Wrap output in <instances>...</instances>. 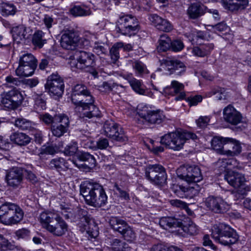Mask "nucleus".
Instances as JSON below:
<instances>
[{
    "label": "nucleus",
    "instance_id": "cd10ccee",
    "mask_svg": "<svg viewBox=\"0 0 251 251\" xmlns=\"http://www.w3.org/2000/svg\"><path fill=\"white\" fill-rule=\"evenodd\" d=\"M52 228L50 233L56 236H61L67 231L68 225L60 215L55 225Z\"/></svg>",
    "mask_w": 251,
    "mask_h": 251
},
{
    "label": "nucleus",
    "instance_id": "680f3d73",
    "mask_svg": "<svg viewBox=\"0 0 251 251\" xmlns=\"http://www.w3.org/2000/svg\"><path fill=\"white\" fill-rule=\"evenodd\" d=\"M236 188H238V189L233 194L235 197H237V195H241V197H244V196L247 195V193L251 190L250 187L245 185V183L240 187H236Z\"/></svg>",
    "mask_w": 251,
    "mask_h": 251
},
{
    "label": "nucleus",
    "instance_id": "c85d7f7f",
    "mask_svg": "<svg viewBox=\"0 0 251 251\" xmlns=\"http://www.w3.org/2000/svg\"><path fill=\"white\" fill-rule=\"evenodd\" d=\"M206 8L203 5L198 3L191 4L187 10V13L190 18L197 19L203 15L205 11Z\"/></svg>",
    "mask_w": 251,
    "mask_h": 251
},
{
    "label": "nucleus",
    "instance_id": "bf43d9fd",
    "mask_svg": "<svg viewBox=\"0 0 251 251\" xmlns=\"http://www.w3.org/2000/svg\"><path fill=\"white\" fill-rule=\"evenodd\" d=\"M184 47V44L180 39H176L172 41L171 49L174 51H179L181 50Z\"/></svg>",
    "mask_w": 251,
    "mask_h": 251
},
{
    "label": "nucleus",
    "instance_id": "4be33fe9",
    "mask_svg": "<svg viewBox=\"0 0 251 251\" xmlns=\"http://www.w3.org/2000/svg\"><path fill=\"white\" fill-rule=\"evenodd\" d=\"M225 179L234 188L239 187L245 182V177L241 174L229 171L225 175Z\"/></svg>",
    "mask_w": 251,
    "mask_h": 251
},
{
    "label": "nucleus",
    "instance_id": "052dcab7",
    "mask_svg": "<svg viewBox=\"0 0 251 251\" xmlns=\"http://www.w3.org/2000/svg\"><path fill=\"white\" fill-rule=\"evenodd\" d=\"M114 187L116 189V190L118 192L119 196L120 198L126 201H128L130 200L129 194L125 190H124L120 186H119L117 183H115L114 184Z\"/></svg>",
    "mask_w": 251,
    "mask_h": 251
},
{
    "label": "nucleus",
    "instance_id": "37998d69",
    "mask_svg": "<svg viewBox=\"0 0 251 251\" xmlns=\"http://www.w3.org/2000/svg\"><path fill=\"white\" fill-rule=\"evenodd\" d=\"M14 125L22 130H28L32 126V123L30 121L23 118H17L15 121Z\"/></svg>",
    "mask_w": 251,
    "mask_h": 251
},
{
    "label": "nucleus",
    "instance_id": "603ef678",
    "mask_svg": "<svg viewBox=\"0 0 251 251\" xmlns=\"http://www.w3.org/2000/svg\"><path fill=\"white\" fill-rule=\"evenodd\" d=\"M55 123L57 125H62L63 126H65L66 128L69 129L70 125V121L68 117L63 114H59L56 115V118H55Z\"/></svg>",
    "mask_w": 251,
    "mask_h": 251
},
{
    "label": "nucleus",
    "instance_id": "ea45409f",
    "mask_svg": "<svg viewBox=\"0 0 251 251\" xmlns=\"http://www.w3.org/2000/svg\"><path fill=\"white\" fill-rule=\"evenodd\" d=\"M19 64L37 65V61L31 53H25L20 57Z\"/></svg>",
    "mask_w": 251,
    "mask_h": 251
},
{
    "label": "nucleus",
    "instance_id": "6ab92c4d",
    "mask_svg": "<svg viewBox=\"0 0 251 251\" xmlns=\"http://www.w3.org/2000/svg\"><path fill=\"white\" fill-rule=\"evenodd\" d=\"M78 37L72 30H66L62 34L60 40L61 47L66 50H73L78 42Z\"/></svg>",
    "mask_w": 251,
    "mask_h": 251
},
{
    "label": "nucleus",
    "instance_id": "09e8293b",
    "mask_svg": "<svg viewBox=\"0 0 251 251\" xmlns=\"http://www.w3.org/2000/svg\"><path fill=\"white\" fill-rule=\"evenodd\" d=\"M181 226L182 230L190 235H196L199 232L198 226L192 221L189 222L187 225Z\"/></svg>",
    "mask_w": 251,
    "mask_h": 251
},
{
    "label": "nucleus",
    "instance_id": "5fc2aeb1",
    "mask_svg": "<svg viewBox=\"0 0 251 251\" xmlns=\"http://www.w3.org/2000/svg\"><path fill=\"white\" fill-rule=\"evenodd\" d=\"M56 115L54 114L53 116L46 113L39 115V119L41 121L47 125L51 124V126L53 125L55 122V118H56Z\"/></svg>",
    "mask_w": 251,
    "mask_h": 251
},
{
    "label": "nucleus",
    "instance_id": "aec40b11",
    "mask_svg": "<svg viewBox=\"0 0 251 251\" xmlns=\"http://www.w3.org/2000/svg\"><path fill=\"white\" fill-rule=\"evenodd\" d=\"M162 65H164L171 71V74L177 75H181L186 71V66L184 63L177 60H163Z\"/></svg>",
    "mask_w": 251,
    "mask_h": 251
},
{
    "label": "nucleus",
    "instance_id": "8fccbe9b",
    "mask_svg": "<svg viewBox=\"0 0 251 251\" xmlns=\"http://www.w3.org/2000/svg\"><path fill=\"white\" fill-rule=\"evenodd\" d=\"M70 13L74 16H84L91 14L89 9H84L80 6H75L70 9Z\"/></svg>",
    "mask_w": 251,
    "mask_h": 251
},
{
    "label": "nucleus",
    "instance_id": "72a5a7b5",
    "mask_svg": "<svg viewBox=\"0 0 251 251\" xmlns=\"http://www.w3.org/2000/svg\"><path fill=\"white\" fill-rule=\"evenodd\" d=\"M109 224L110 227L114 230L120 233L124 231V229H125V228L127 225V223L125 221L117 217H111L109 220Z\"/></svg>",
    "mask_w": 251,
    "mask_h": 251
},
{
    "label": "nucleus",
    "instance_id": "58836bf2",
    "mask_svg": "<svg viewBox=\"0 0 251 251\" xmlns=\"http://www.w3.org/2000/svg\"><path fill=\"white\" fill-rule=\"evenodd\" d=\"M44 33L41 30L36 31L33 35L32 42L33 44L41 48L46 43V40L44 39Z\"/></svg>",
    "mask_w": 251,
    "mask_h": 251
},
{
    "label": "nucleus",
    "instance_id": "4c0bfd02",
    "mask_svg": "<svg viewBox=\"0 0 251 251\" xmlns=\"http://www.w3.org/2000/svg\"><path fill=\"white\" fill-rule=\"evenodd\" d=\"M171 84L175 95L179 94V95L175 98V100H179L184 99L185 98L186 95L184 92H183L184 88L183 84L176 80H173Z\"/></svg>",
    "mask_w": 251,
    "mask_h": 251
},
{
    "label": "nucleus",
    "instance_id": "1a4fd4ad",
    "mask_svg": "<svg viewBox=\"0 0 251 251\" xmlns=\"http://www.w3.org/2000/svg\"><path fill=\"white\" fill-rule=\"evenodd\" d=\"M23 100L22 94L15 89L4 92L0 95V102L9 109L17 108L22 104Z\"/></svg>",
    "mask_w": 251,
    "mask_h": 251
},
{
    "label": "nucleus",
    "instance_id": "dca6fc26",
    "mask_svg": "<svg viewBox=\"0 0 251 251\" xmlns=\"http://www.w3.org/2000/svg\"><path fill=\"white\" fill-rule=\"evenodd\" d=\"M60 215L56 212L48 211L40 214L39 222L43 228L50 232L52 226H54L57 222Z\"/></svg>",
    "mask_w": 251,
    "mask_h": 251
},
{
    "label": "nucleus",
    "instance_id": "6e6d98bb",
    "mask_svg": "<svg viewBox=\"0 0 251 251\" xmlns=\"http://www.w3.org/2000/svg\"><path fill=\"white\" fill-rule=\"evenodd\" d=\"M185 36L189 38V41L192 44H197L196 40H198L199 39H204L205 37V34L203 31H199L197 32L196 35L193 34H189L188 35L187 33H186L185 34Z\"/></svg>",
    "mask_w": 251,
    "mask_h": 251
},
{
    "label": "nucleus",
    "instance_id": "423d86ee",
    "mask_svg": "<svg viewBox=\"0 0 251 251\" xmlns=\"http://www.w3.org/2000/svg\"><path fill=\"white\" fill-rule=\"evenodd\" d=\"M137 19L131 15L120 16L117 22L116 30L129 36L134 35L138 30Z\"/></svg>",
    "mask_w": 251,
    "mask_h": 251
},
{
    "label": "nucleus",
    "instance_id": "5701e85b",
    "mask_svg": "<svg viewBox=\"0 0 251 251\" xmlns=\"http://www.w3.org/2000/svg\"><path fill=\"white\" fill-rule=\"evenodd\" d=\"M194 186L185 187L182 185L178 186L179 189L176 190L177 195L180 197L193 198L198 195L200 191V187L197 184H193Z\"/></svg>",
    "mask_w": 251,
    "mask_h": 251
},
{
    "label": "nucleus",
    "instance_id": "f03ea898",
    "mask_svg": "<svg viewBox=\"0 0 251 251\" xmlns=\"http://www.w3.org/2000/svg\"><path fill=\"white\" fill-rule=\"evenodd\" d=\"M80 192L86 203L90 206L100 208L107 202V196L103 187L97 182L85 181L80 186Z\"/></svg>",
    "mask_w": 251,
    "mask_h": 251
},
{
    "label": "nucleus",
    "instance_id": "c9c22d12",
    "mask_svg": "<svg viewBox=\"0 0 251 251\" xmlns=\"http://www.w3.org/2000/svg\"><path fill=\"white\" fill-rule=\"evenodd\" d=\"M228 140L227 144H230L231 150H226L225 154L229 156H234L239 155L242 151V147L240 142L234 139L231 138Z\"/></svg>",
    "mask_w": 251,
    "mask_h": 251
},
{
    "label": "nucleus",
    "instance_id": "49530a36",
    "mask_svg": "<svg viewBox=\"0 0 251 251\" xmlns=\"http://www.w3.org/2000/svg\"><path fill=\"white\" fill-rule=\"evenodd\" d=\"M35 101L34 108L37 111L43 110L46 109V102L44 99L43 95H35L34 96Z\"/></svg>",
    "mask_w": 251,
    "mask_h": 251
},
{
    "label": "nucleus",
    "instance_id": "0eeeda50",
    "mask_svg": "<svg viewBox=\"0 0 251 251\" xmlns=\"http://www.w3.org/2000/svg\"><path fill=\"white\" fill-rule=\"evenodd\" d=\"M146 178L155 185H162L166 182L167 174L165 168L161 165H149L145 168Z\"/></svg>",
    "mask_w": 251,
    "mask_h": 251
},
{
    "label": "nucleus",
    "instance_id": "f8f14e48",
    "mask_svg": "<svg viewBox=\"0 0 251 251\" xmlns=\"http://www.w3.org/2000/svg\"><path fill=\"white\" fill-rule=\"evenodd\" d=\"M104 134L113 141L124 142L127 140L123 129L113 121H107L103 125Z\"/></svg>",
    "mask_w": 251,
    "mask_h": 251
},
{
    "label": "nucleus",
    "instance_id": "20e7f679",
    "mask_svg": "<svg viewBox=\"0 0 251 251\" xmlns=\"http://www.w3.org/2000/svg\"><path fill=\"white\" fill-rule=\"evenodd\" d=\"M23 217V211L15 203L6 202L0 206V222L5 225L17 224Z\"/></svg>",
    "mask_w": 251,
    "mask_h": 251
},
{
    "label": "nucleus",
    "instance_id": "69168bd1",
    "mask_svg": "<svg viewBox=\"0 0 251 251\" xmlns=\"http://www.w3.org/2000/svg\"><path fill=\"white\" fill-rule=\"evenodd\" d=\"M118 86L119 85L115 83H110L107 82H104L100 87L101 91L107 93L112 91L113 89Z\"/></svg>",
    "mask_w": 251,
    "mask_h": 251
},
{
    "label": "nucleus",
    "instance_id": "393cba45",
    "mask_svg": "<svg viewBox=\"0 0 251 251\" xmlns=\"http://www.w3.org/2000/svg\"><path fill=\"white\" fill-rule=\"evenodd\" d=\"M228 140H231L230 138L214 137L211 142V147L217 153L225 154L226 150L224 149V146L225 144L228 143Z\"/></svg>",
    "mask_w": 251,
    "mask_h": 251
},
{
    "label": "nucleus",
    "instance_id": "338daca9",
    "mask_svg": "<svg viewBox=\"0 0 251 251\" xmlns=\"http://www.w3.org/2000/svg\"><path fill=\"white\" fill-rule=\"evenodd\" d=\"M227 158H222L217 161L216 165L220 171L223 172L227 170Z\"/></svg>",
    "mask_w": 251,
    "mask_h": 251
},
{
    "label": "nucleus",
    "instance_id": "f257e3e1",
    "mask_svg": "<svg viewBox=\"0 0 251 251\" xmlns=\"http://www.w3.org/2000/svg\"><path fill=\"white\" fill-rule=\"evenodd\" d=\"M72 101L73 103L82 107L83 110H88L84 115L89 118L100 116V111L94 104V99L86 86L83 84H76L73 89Z\"/></svg>",
    "mask_w": 251,
    "mask_h": 251
},
{
    "label": "nucleus",
    "instance_id": "de8ad7c7",
    "mask_svg": "<svg viewBox=\"0 0 251 251\" xmlns=\"http://www.w3.org/2000/svg\"><path fill=\"white\" fill-rule=\"evenodd\" d=\"M125 228L124 231L120 233L125 240L129 242L134 241L136 238V234L133 230L128 225Z\"/></svg>",
    "mask_w": 251,
    "mask_h": 251
},
{
    "label": "nucleus",
    "instance_id": "864d4df0",
    "mask_svg": "<svg viewBox=\"0 0 251 251\" xmlns=\"http://www.w3.org/2000/svg\"><path fill=\"white\" fill-rule=\"evenodd\" d=\"M77 143L75 142H72L65 148L63 152L65 155L73 156L77 152Z\"/></svg>",
    "mask_w": 251,
    "mask_h": 251
},
{
    "label": "nucleus",
    "instance_id": "473e14b6",
    "mask_svg": "<svg viewBox=\"0 0 251 251\" xmlns=\"http://www.w3.org/2000/svg\"><path fill=\"white\" fill-rule=\"evenodd\" d=\"M110 246L112 251H133V249L128 244L118 239L112 240Z\"/></svg>",
    "mask_w": 251,
    "mask_h": 251
},
{
    "label": "nucleus",
    "instance_id": "6e6552de",
    "mask_svg": "<svg viewBox=\"0 0 251 251\" xmlns=\"http://www.w3.org/2000/svg\"><path fill=\"white\" fill-rule=\"evenodd\" d=\"M137 113L141 118L151 124H159L165 118L163 112L160 110H151L143 104L138 105Z\"/></svg>",
    "mask_w": 251,
    "mask_h": 251
},
{
    "label": "nucleus",
    "instance_id": "3c124183",
    "mask_svg": "<svg viewBox=\"0 0 251 251\" xmlns=\"http://www.w3.org/2000/svg\"><path fill=\"white\" fill-rule=\"evenodd\" d=\"M129 82L132 89L137 93L141 94L144 92V88L140 80L132 78L129 81Z\"/></svg>",
    "mask_w": 251,
    "mask_h": 251
},
{
    "label": "nucleus",
    "instance_id": "4d7b16f0",
    "mask_svg": "<svg viewBox=\"0 0 251 251\" xmlns=\"http://www.w3.org/2000/svg\"><path fill=\"white\" fill-rule=\"evenodd\" d=\"M133 68L140 75L148 73L146 66L144 63L139 61H135L133 64Z\"/></svg>",
    "mask_w": 251,
    "mask_h": 251
},
{
    "label": "nucleus",
    "instance_id": "9d476101",
    "mask_svg": "<svg viewBox=\"0 0 251 251\" xmlns=\"http://www.w3.org/2000/svg\"><path fill=\"white\" fill-rule=\"evenodd\" d=\"M76 60L71 61L70 65L72 68L85 70L93 67L95 64V56L91 52L84 51H78L75 52Z\"/></svg>",
    "mask_w": 251,
    "mask_h": 251
},
{
    "label": "nucleus",
    "instance_id": "e2e57ef3",
    "mask_svg": "<svg viewBox=\"0 0 251 251\" xmlns=\"http://www.w3.org/2000/svg\"><path fill=\"white\" fill-rule=\"evenodd\" d=\"M6 85L11 87H14L21 84V81L17 78H15L12 75L7 76L5 78Z\"/></svg>",
    "mask_w": 251,
    "mask_h": 251
},
{
    "label": "nucleus",
    "instance_id": "774afa93",
    "mask_svg": "<svg viewBox=\"0 0 251 251\" xmlns=\"http://www.w3.org/2000/svg\"><path fill=\"white\" fill-rule=\"evenodd\" d=\"M30 231L27 228H22L16 231L15 234L18 238L26 239L30 236Z\"/></svg>",
    "mask_w": 251,
    "mask_h": 251
},
{
    "label": "nucleus",
    "instance_id": "c03bdc74",
    "mask_svg": "<svg viewBox=\"0 0 251 251\" xmlns=\"http://www.w3.org/2000/svg\"><path fill=\"white\" fill-rule=\"evenodd\" d=\"M51 130L54 136L60 137L67 132L68 129L62 125H57L56 123H54L51 126Z\"/></svg>",
    "mask_w": 251,
    "mask_h": 251
},
{
    "label": "nucleus",
    "instance_id": "f3484780",
    "mask_svg": "<svg viewBox=\"0 0 251 251\" xmlns=\"http://www.w3.org/2000/svg\"><path fill=\"white\" fill-rule=\"evenodd\" d=\"M224 120L232 125H237L242 121V114L233 106L229 104L223 109Z\"/></svg>",
    "mask_w": 251,
    "mask_h": 251
},
{
    "label": "nucleus",
    "instance_id": "7c9ffc66",
    "mask_svg": "<svg viewBox=\"0 0 251 251\" xmlns=\"http://www.w3.org/2000/svg\"><path fill=\"white\" fill-rule=\"evenodd\" d=\"M37 65L19 64L15 71L17 76L27 77L32 75L36 68Z\"/></svg>",
    "mask_w": 251,
    "mask_h": 251
},
{
    "label": "nucleus",
    "instance_id": "2eb2a0df",
    "mask_svg": "<svg viewBox=\"0 0 251 251\" xmlns=\"http://www.w3.org/2000/svg\"><path fill=\"white\" fill-rule=\"evenodd\" d=\"M205 203L207 208L215 213H224L229 208V205L219 197H209Z\"/></svg>",
    "mask_w": 251,
    "mask_h": 251
},
{
    "label": "nucleus",
    "instance_id": "a211bd4d",
    "mask_svg": "<svg viewBox=\"0 0 251 251\" xmlns=\"http://www.w3.org/2000/svg\"><path fill=\"white\" fill-rule=\"evenodd\" d=\"M75 220L80 227H82L84 230H86L88 233H91V236L93 237L97 236V231L92 233L89 229V226L91 222V219L87 210L82 209L78 210L75 215Z\"/></svg>",
    "mask_w": 251,
    "mask_h": 251
},
{
    "label": "nucleus",
    "instance_id": "a878e982",
    "mask_svg": "<svg viewBox=\"0 0 251 251\" xmlns=\"http://www.w3.org/2000/svg\"><path fill=\"white\" fill-rule=\"evenodd\" d=\"M160 226L165 229L172 227H181V221L173 217H162L159 220Z\"/></svg>",
    "mask_w": 251,
    "mask_h": 251
},
{
    "label": "nucleus",
    "instance_id": "13d9d810",
    "mask_svg": "<svg viewBox=\"0 0 251 251\" xmlns=\"http://www.w3.org/2000/svg\"><path fill=\"white\" fill-rule=\"evenodd\" d=\"M227 170H231L232 169L241 170L243 169V166L241 164L237 161L235 158L227 159Z\"/></svg>",
    "mask_w": 251,
    "mask_h": 251
},
{
    "label": "nucleus",
    "instance_id": "a19ab883",
    "mask_svg": "<svg viewBox=\"0 0 251 251\" xmlns=\"http://www.w3.org/2000/svg\"><path fill=\"white\" fill-rule=\"evenodd\" d=\"M123 46V43L118 42L115 44L111 48L109 52L113 63H115L119 58V50L122 48Z\"/></svg>",
    "mask_w": 251,
    "mask_h": 251
},
{
    "label": "nucleus",
    "instance_id": "9b49d317",
    "mask_svg": "<svg viewBox=\"0 0 251 251\" xmlns=\"http://www.w3.org/2000/svg\"><path fill=\"white\" fill-rule=\"evenodd\" d=\"M45 89L52 96L61 97L64 92L63 79L57 73H53L48 77Z\"/></svg>",
    "mask_w": 251,
    "mask_h": 251
},
{
    "label": "nucleus",
    "instance_id": "412c9836",
    "mask_svg": "<svg viewBox=\"0 0 251 251\" xmlns=\"http://www.w3.org/2000/svg\"><path fill=\"white\" fill-rule=\"evenodd\" d=\"M150 21L158 30L164 32H170L173 29V26L167 20L162 19L156 14L150 16Z\"/></svg>",
    "mask_w": 251,
    "mask_h": 251
},
{
    "label": "nucleus",
    "instance_id": "7ed1b4c3",
    "mask_svg": "<svg viewBox=\"0 0 251 251\" xmlns=\"http://www.w3.org/2000/svg\"><path fill=\"white\" fill-rule=\"evenodd\" d=\"M195 134L184 130H176L164 135L161 138L160 143L174 151H179L185 143L190 139L197 138Z\"/></svg>",
    "mask_w": 251,
    "mask_h": 251
},
{
    "label": "nucleus",
    "instance_id": "a18cd8bd",
    "mask_svg": "<svg viewBox=\"0 0 251 251\" xmlns=\"http://www.w3.org/2000/svg\"><path fill=\"white\" fill-rule=\"evenodd\" d=\"M78 158L81 161L87 162L90 167H94L96 165V161L94 157L88 152H81L78 155Z\"/></svg>",
    "mask_w": 251,
    "mask_h": 251
},
{
    "label": "nucleus",
    "instance_id": "79ce46f5",
    "mask_svg": "<svg viewBox=\"0 0 251 251\" xmlns=\"http://www.w3.org/2000/svg\"><path fill=\"white\" fill-rule=\"evenodd\" d=\"M1 14L3 16L14 15L16 12V8L12 3H2L0 6Z\"/></svg>",
    "mask_w": 251,
    "mask_h": 251
},
{
    "label": "nucleus",
    "instance_id": "ddd939ff",
    "mask_svg": "<svg viewBox=\"0 0 251 251\" xmlns=\"http://www.w3.org/2000/svg\"><path fill=\"white\" fill-rule=\"evenodd\" d=\"M178 172H182L179 177L189 183H197L203 178L201 169L196 165H186L179 168Z\"/></svg>",
    "mask_w": 251,
    "mask_h": 251
},
{
    "label": "nucleus",
    "instance_id": "b1692460",
    "mask_svg": "<svg viewBox=\"0 0 251 251\" xmlns=\"http://www.w3.org/2000/svg\"><path fill=\"white\" fill-rule=\"evenodd\" d=\"M213 49L212 43L200 44L193 48L192 52L196 56L203 57L209 54Z\"/></svg>",
    "mask_w": 251,
    "mask_h": 251
},
{
    "label": "nucleus",
    "instance_id": "39448f33",
    "mask_svg": "<svg viewBox=\"0 0 251 251\" xmlns=\"http://www.w3.org/2000/svg\"><path fill=\"white\" fill-rule=\"evenodd\" d=\"M211 230L212 238L224 246H229L238 241V236L236 231L224 223L214 225Z\"/></svg>",
    "mask_w": 251,
    "mask_h": 251
},
{
    "label": "nucleus",
    "instance_id": "2f4dec72",
    "mask_svg": "<svg viewBox=\"0 0 251 251\" xmlns=\"http://www.w3.org/2000/svg\"><path fill=\"white\" fill-rule=\"evenodd\" d=\"M49 167L52 169H56L58 172L66 171L69 168L68 162L61 157L52 159L50 162Z\"/></svg>",
    "mask_w": 251,
    "mask_h": 251
},
{
    "label": "nucleus",
    "instance_id": "bb28decb",
    "mask_svg": "<svg viewBox=\"0 0 251 251\" xmlns=\"http://www.w3.org/2000/svg\"><path fill=\"white\" fill-rule=\"evenodd\" d=\"M226 8L230 11L244 9L248 4V0H222Z\"/></svg>",
    "mask_w": 251,
    "mask_h": 251
},
{
    "label": "nucleus",
    "instance_id": "e433bc0d",
    "mask_svg": "<svg viewBox=\"0 0 251 251\" xmlns=\"http://www.w3.org/2000/svg\"><path fill=\"white\" fill-rule=\"evenodd\" d=\"M172 41L167 34H162L160 36L157 46L158 51H166L171 49Z\"/></svg>",
    "mask_w": 251,
    "mask_h": 251
},
{
    "label": "nucleus",
    "instance_id": "c756f323",
    "mask_svg": "<svg viewBox=\"0 0 251 251\" xmlns=\"http://www.w3.org/2000/svg\"><path fill=\"white\" fill-rule=\"evenodd\" d=\"M10 139L13 143L20 146H25L30 142L31 138L23 132H15L10 136Z\"/></svg>",
    "mask_w": 251,
    "mask_h": 251
},
{
    "label": "nucleus",
    "instance_id": "f704fd0d",
    "mask_svg": "<svg viewBox=\"0 0 251 251\" xmlns=\"http://www.w3.org/2000/svg\"><path fill=\"white\" fill-rule=\"evenodd\" d=\"M13 39L17 43L25 39L27 34L26 28L24 25H19L15 27L12 30Z\"/></svg>",
    "mask_w": 251,
    "mask_h": 251
},
{
    "label": "nucleus",
    "instance_id": "0e129e2a",
    "mask_svg": "<svg viewBox=\"0 0 251 251\" xmlns=\"http://www.w3.org/2000/svg\"><path fill=\"white\" fill-rule=\"evenodd\" d=\"M213 30L215 32L219 31L220 32L227 31L229 27L224 22L219 23L214 25H211Z\"/></svg>",
    "mask_w": 251,
    "mask_h": 251
},
{
    "label": "nucleus",
    "instance_id": "4468645a",
    "mask_svg": "<svg viewBox=\"0 0 251 251\" xmlns=\"http://www.w3.org/2000/svg\"><path fill=\"white\" fill-rule=\"evenodd\" d=\"M23 170L21 168L13 167L6 171L7 185L14 189L20 187L23 181Z\"/></svg>",
    "mask_w": 251,
    "mask_h": 251
}]
</instances>
